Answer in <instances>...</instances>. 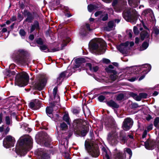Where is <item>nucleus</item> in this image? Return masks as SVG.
<instances>
[{
	"label": "nucleus",
	"instance_id": "nucleus-1",
	"mask_svg": "<svg viewBox=\"0 0 159 159\" xmlns=\"http://www.w3.org/2000/svg\"><path fill=\"white\" fill-rule=\"evenodd\" d=\"M37 143L42 146L50 148L52 140L48 134L44 131L38 132L35 135Z\"/></svg>",
	"mask_w": 159,
	"mask_h": 159
},
{
	"label": "nucleus",
	"instance_id": "nucleus-2",
	"mask_svg": "<svg viewBox=\"0 0 159 159\" xmlns=\"http://www.w3.org/2000/svg\"><path fill=\"white\" fill-rule=\"evenodd\" d=\"M19 148L18 150L22 155H25L31 148L32 140L31 138L25 137L18 142Z\"/></svg>",
	"mask_w": 159,
	"mask_h": 159
},
{
	"label": "nucleus",
	"instance_id": "nucleus-3",
	"mask_svg": "<svg viewBox=\"0 0 159 159\" xmlns=\"http://www.w3.org/2000/svg\"><path fill=\"white\" fill-rule=\"evenodd\" d=\"M84 146L89 155L92 157L96 158L100 155L98 146L94 141H91L88 142L86 141Z\"/></svg>",
	"mask_w": 159,
	"mask_h": 159
},
{
	"label": "nucleus",
	"instance_id": "nucleus-4",
	"mask_svg": "<svg viewBox=\"0 0 159 159\" xmlns=\"http://www.w3.org/2000/svg\"><path fill=\"white\" fill-rule=\"evenodd\" d=\"M29 79V75L25 71L19 72L16 76L15 84L19 87H24L27 85Z\"/></svg>",
	"mask_w": 159,
	"mask_h": 159
},
{
	"label": "nucleus",
	"instance_id": "nucleus-5",
	"mask_svg": "<svg viewBox=\"0 0 159 159\" xmlns=\"http://www.w3.org/2000/svg\"><path fill=\"white\" fill-rule=\"evenodd\" d=\"M107 46L104 42L101 43L92 42L89 43V47L91 51H95L98 54H101L105 52V48Z\"/></svg>",
	"mask_w": 159,
	"mask_h": 159
},
{
	"label": "nucleus",
	"instance_id": "nucleus-6",
	"mask_svg": "<svg viewBox=\"0 0 159 159\" xmlns=\"http://www.w3.org/2000/svg\"><path fill=\"white\" fill-rule=\"evenodd\" d=\"M18 52V54L14 57L15 61L22 64H28V59L26 56V52L23 49L19 50Z\"/></svg>",
	"mask_w": 159,
	"mask_h": 159
},
{
	"label": "nucleus",
	"instance_id": "nucleus-7",
	"mask_svg": "<svg viewBox=\"0 0 159 159\" xmlns=\"http://www.w3.org/2000/svg\"><path fill=\"white\" fill-rule=\"evenodd\" d=\"M138 16L137 12L135 9H133L132 12L129 11H127L125 19L128 20V21L133 23H135L138 20Z\"/></svg>",
	"mask_w": 159,
	"mask_h": 159
},
{
	"label": "nucleus",
	"instance_id": "nucleus-8",
	"mask_svg": "<svg viewBox=\"0 0 159 159\" xmlns=\"http://www.w3.org/2000/svg\"><path fill=\"white\" fill-rule=\"evenodd\" d=\"M117 138V134L116 133L111 132L108 134L107 139L111 145L116 146L119 142Z\"/></svg>",
	"mask_w": 159,
	"mask_h": 159
},
{
	"label": "nucleus",
	"instance_id": "nucleus-9",
	"mask_svg": "<svg viewBox=\"0 0 159 159\" xmlns=\"http://www.w3.org/2000/svg\"><path fill=\"white\" fill-rule=\"evenodd\" d=\"M46 83L47 80L46 78L39 79L34 85V89L40 91L42 90L45 87Z\"/></svg>",
	"mask_w": 159,
	"mask_h": 159
},
{
	"label": "nucleus",
	"instance_id": "nucleus-10",
	"mask_svg": "<svg viewBox=\"0 0 159 159\" xmlns=\"http://www.w3.org/2000/svg\"><path fill=\"white\" fill-rule=\"evenodd\" d=\"M3 142L4 147L7 148H9L14 146L15 140L13 139L11 136L8 135L4 139Z\"/></svg>",
	"mask_w": 159,
	"mask_h": 159
},
{
	"label": "nucleus",
	"instance_id": "nucleus-11",
	"mask_svg": "<svg viewBox=\"0 0 159 159\" xmlns=\"http://www.w3.org/2000/svg\"><path fill=\"white\" fill-rule=\"evenodd\" d=\"M23 14L24 17H27L24 22H27L29 23H31L32 22L34 18V15L37 14L35 12H33L32 13L26 9L24 10Z\"/></svg>",
	"mask_w": 159,
	"mask_h": 159
},
{
	"label": "nucleus",
	"instance_id": "nucleus-12",
	"mask_svg": "<svg viewBox=\"0 0 159 159\" xmlns=\"http://www.w3.org/2000/svg\"><path fill=\"white\" fill-rule=\"evenodd\" d=\"M89 130V125H82L80 128L76 130V134L79 136L85 137L88 133Z\"/></svg>",
	"mask_w": 159,
	"mask_h": 159
},
{
	"label": "nucleus",
	"instance_id": "nucleus-13",
	"mask_svg": "<svg viewBox=\"0 0 159 159\" xmlns=\"http://www.w3.org/2000/svg\"><path fill=\"white\" fill-rule=\"evenodd\" d=\"M136 68L135 72H139L142 70V72H145L146 74L148 73L150 71L151 69V65L148 64H145L144 65L135 66Z\"/></svg>",
	"mask_w": 159,
	"mask_h": 159
},
{
	"label": "nucleus",
	"instance_id": "nucleus-14",
	"mask_svg": "<svg viewBox=\"0 0 159 159\" xmlns=\"http://www.w3.org/2000/svg\"><path fill=\"white\" fill-rule=\"evenodd\" d=\"M133 120L130 117L125 118L123 123L122 127L125 130L127 131L130 129L133 124Z\"/></svg>",
	"mask_w": 159,
	"mask_h": 159
},
{
	"label": "nucleus",
	"instance_id": "nucleus-15",
	"mask_svg": "<svg viewBox=\"0 0 159 159\" xmlns=\"http://www.w3.org/2000/svg\"><path fill=\"white\" fill-rule=\"evenodd\" d=\"M144 144L146 149H152L156 147L157 143L154 140L148 139L144 142Z\"/></svg>",
	"mask_w": 159,
	"mask_h": 159
},
{
	"label": "nucleus",
	"instance_id": "nucleus-16",
	"mask_svg": "<svg viewBox=\"0 0 159 159\" xmlns=\"http://www.w3.org/2000/svg\"><path fill=\"white\" fill-rule=\"evenodd\" d=\"M129 44V42L126 41L124 43H121L117 46V49L123 54L127 53V51L125 50V47H127Z\"/></svg>",
	"mask_w": 159,
	"mask_h": 159
},
{
	"label": "nucleus",
	"instance_id": "nucleus-17",
	"mask_svg": "<svg viewBox=\"0 0 159 159\" xmlns=\"http://www.w3.org/2000/svg\"><path fill=\"white\" fill-rule=\"evenodd\" d=\"M75 64L73 67V68L75 70L80 67L82 66L83 64L86 62L85 59L83 57H79L76 59L75 60Z\"/></svg>",
	"mask_w": 159,
	"mask_h": 159
},
{
	"label": "nucleus",
	"instance_id": "nucleus-18",
	"mask_svg": "<svg viewBox=\"0 0 159 159\" xmlns=\"http://www.w3.org/2000/svg\"><path fill=\"white\" fill-rule=\"evenodd\" d=\"M104 102L106 103L108 107L112 108V109H117L120 107L119 105L112 99H111L109 101H107L106 99V100L104 101Z\"/></svg>",
	"mask_w": 159,
	"mask_h": 159
},
{
	"label": "nucleus",
	"instance_id": "nucleus-19",
	"mask_svg": "<svg viewBox=\"0 0 159 159\" xmlns=\"http://www.w3.org/2000/svg\"><path fill=\"white\" fill-rule=\"evenodd\" d=\"M119 139L122 144H125L127 143L128 139V137L126 135L125 133L123 131H120L119 134Z\"/></svg>",
	"mask_w": 159,
	"mask_h": 159
},
{
	"label": "nucleus",
	"instance_id": "nucleus-20",
	"mask_svg": "<svg viewBox=\"0 0 159 159\" xmlns=\"http://www.w3.org/2000/svg\"><path fill=\"white\" fill-rule=\"evenodd\" d=\"M40 29V25L39 21L37 20L34 21L33 24H31L30 30V33H32L35 30H39Z\"/></svg>",
	"mask_w": 159,
	"mask_h": 159
},
{
	"label": "nucleus",
	"instance_id": "nucleus-21",
	"mask_svg": "<svg viewBox=\"0 0 159 159\" xmlns=\"http://www.w3.org/2000/svg\"><path fill=\"white\" fill-rule=\"evenodd\" d=\"M83 125L82 123L81 120L78 119L75 120L72 123V125L75 129L76 130Z\"/></svg>",
	"mask_w": 159,
	"mask_h": 159
},
{
	"label": "nucleus",
	"instance_id": "nucleus-22",
	"mask_svg": "<svg viewBox=\"0 0 159 159\" xmlns=\"http://www.w3.org/2000/svg\"><path fill=\"white\" fill-rule=\"evenodd\" d=\"M140 39L142 41H143L145 39H150V34L148 32L145 30L142 31L140 33Z\"/></svg>",
	"mask_w": 159,
	"mask_h": 159
},
{
	"label": "nucleus",
	"instance_id": "nucleus-23",
	"mask_svg": "<svg viewBox=\"0 0 159 159\" xmlns=\"http://www.w3.org/2000/svg\"><path fill=\"white\" fill-rule=\"evenodd\" d=\"M115 26L114 22L113 20L109 21L107 23V26L105 27L104 30L107 31H110L113 30V27Z\"/></svg>",
	"mask_w": 159,
	"mask_h": 159
},
{
	"label": "nucleus",
	"instance_id": "nucleus-24",
	"mask_svg": "<svg viewBox=\"0 0 159 159\" xmlns=\"http://www.w3.org/2000/svg\"><path fill=\"white\" fill-rule=\"evenodd\" d=\"M85 66L86 67H89L90 71L95 72H97L99 69V67L98 66H95L92 67V64L90 63H86Z\"/></svg>",
	"mask_w": 159,
	"mask_h": 159
},
{
	"label": "nucleus",
	"instance_id": "nucleus-25",
	"mask_svg": "<svg viewBox=\"0 0 159 159\" xmlns=\"http://www.w3.org/2000/svg\"><path fill=\"white\" fill-rule=\"evenodd\" d=\"M53 109L51 107H47L46 108V112L47 115L50 118L52 117Z\"/></svg>",
	"mask_w": 159,
	"mask_h": 159
},
{
	"label": "nucleus",
	"instance_id": "nucleus-26",
	"mask_svg": "<svg viewBox=\"0 0 159 159\" xmlns=\"http://www.w3.org/2000/svg\"><path fill=\"white\" fill-rule=\"evenodd\" d=\"M153 13V11L151 9H147L143 11V14L144 16H147L151 15Z\"/></svg>",
	"mask_w": 159,
	"mask_h": 159
},
{
	"label": "nucleus",
	"instance_id": "nucleus-27",
	"mask_svg": "<svg viewBox=\"0 0 159 159\" xmlns=\"http://www.w3.org/2000/svg\"><path fill=\"white\" fill-rule=\"evenodd\" d=\"M63 120L65 121L68 125H70V118L68 114H66L64 115L63 117Z\"/></svg>",
	"mask_w": 159,
	"mask_h": 159
},
{
	"label": "nucleus",
	"instance_id": "nucleus-28",
	"mask_svg": "<svg viewBox=\"0 0 159 159\" xmlns=\"http://www.w3.org/2000/svg\"><path fill=\"white\" fill-rule=\"evenodd\" d=\"M149 40V39H146L142 43V47L144 50L146 49L148 47Z\"/></svg>",
	"mask_w": 159,
	"mask_h": 159
},
{
	"label": "nucleus",
	"instance_id": "nucleus-29",
	"mask_svg": "<svg viewBox=\"0 0 159 159\" xmlns=\"http://www.w3.org/2000/svg\"><path fill=\"white\" fill-rule=\"evenodd\" d=\"M61 117L58 114H56L54 115H52V117H51V118L53 120L56 122L60 121L61 120Z\"/></svg>",
	"mask_w": 159,
	"mask_h": 159
},
{
	"label": "nucleus",
	"instance_id": "nucleus-30",
	"mask_svg": "<svg viewBox=\"0 0 159 159\" xmlns=\"http://www.w3.org/2000/svg\"><path fill=\"white\" fill-rule=\"evenodd\" d=\"M97 8V6L93 4H90L88 6V10L90 12H92L95 9Z\"/></svg>",
	"mask_w": 159,
	"mask_h": 159
},
{
	"label": "nucleus",
	"instance_id": "nucleus-31",
	"mask_svg": "<svg viewBox=\"0 0 159 159\" xmlns=\"http://www.w3.org/2000/svg\"><path fill=\"white\" fill-rule=\"evenodd\" d=\"M88 33L87 31L84 28H82L80 32V34L81 37H84L88 34Z\"/></svg>",
	"mask_w": 159,
	"mask_h": 159
},
{
	"label": "nucleus",
	"instance_id": "nucleus-32",
	"mask_svg": "<svg viewBox=\"0 0 159 159\" xmlns=\"http://www.w3.org/2000/svg\"><path fill=\"white\" fill-rule=\"evenodd\" d=\"M124 154L122 152H119L117 153L116 155L115 159H124Z\"/></svg>",
	"mask_w": 159,
	"mask_h": 159
},
{
	"label": "nucleus",
	"instance_id": "nucleus-33",
	"mask_svg": "<svg viewBox=\"0 0 159 159\" xmlns=\"http://www.w3.org/2000/svg\"><path fill=\"white\" fill-rule=\"evenodd\" d=\"M60 128L61 130H65L68 129V126L64 122L60 124Z\"/></svg>",
	"mask_w": 159,
	"mask_h": 159
},
{
	"label": "nucleus",
	"instance_id": "nucleus-34",
	"mask_svg": "<svg viewBox=\"0 0 159 159\" xmlns=\"http://www.w3.org/2000/svg\"><path fill=\"white\" fill-rule=\"evenodd\" d=\"M6 123L7 125H9L12 123V121L11 119H10V117L9 116H6L5 119Z\"/></svg>",
	"mask_w": 159,
	"mask_h": 159
},
{
	"label": "nucleus",
	"instance_id": "nucleus-35",
	"mask_svg": "<svg viewBox=\"0 0 159 159\" xmlns=\"http://www.w3.org/2000/svg\"><path fill=\"white\" fill-rule=\"evenodd\" d=\"M106 71L108 73H112L113 74L117 75V72L114 70L109 69L108 68H106L105 69Z\"/></svg>",
	"mask_w": 159,
	"mask_h": 159
},
{
	"label": "nucleus",
	"instance_id": "nucleus-36",
	"mask_svg": "<svg viewBox=\"0 0 159 159\" xmlns=\"http://www.w3.org/2000/svg\"><path fill=\"white\" fill-rule=\"evenodd\" d=\"M49 155L48 153L43 152L41 155V159H49Z\"/></svg>",
	"mask_w": 159,
	"mask_h": 159
},
{
	"label": "nucleus",
	"instance_id": "nucleus-37",
	"mask_svg": "<svg viewBox=\"0 0 159 159\" xmlns=\"http://www.w3.org/2000/svg\"><path fill=\"white\" fill-rule=\"evenodd\" d=\"M124 151L127 153L129 155V158L130 159L132 155V152L131 150L129 148H125Z\"/></svg>",
	"mask_w": 159,
	"mask_h": 159
},
{
	"label": "nucleus",
	"instance_id": "nucleus-38",
	"mask_svg": "<svg viewBox=\"0 0 159 159\" xmlns=\"http://www.w3.org/2000/svg\"><path fill=\"white\" fill-rule=\"evenodd\" d=\"M35 106L34 109L35 110H37L39 109L41 107V103L38 100L37 102L36 101L35 102Z\"/></svg>",
	"mask_w": 159,
	"mask_h": 159
},
{
	"label": "nucleus",
	"instance_id": "nucleus-39",
	"mask_svg": "<svg viewBox=\"0 0 159 159\" xmlns=\"http://www.w3.org/2000/svg\"><path fill=\"white\" fill-rule=\"evenodd\" d=\"M128 2L129 5L132 4H138L139 3L140 0H128Z\"/></svg>",
	"mask_w": 159,
	"mask_h": 159
},
{
	"label": "nucleus",
	"instance_id": "nucleus-40",
	"mask_svg": "<svg viewBox=\"0 0 159 159\" xmlns=\"http://www.w3.org/2000/svg\"><path fill=\"white\" fill-rule=\"evenodd\" d=\"M58 91V87L57 86L55 87L53 89V94L54 99L57 97V96L58 98H60V97L58 95H57Z\"/></svg>",
	"mask_w": 159,
	"mask_h": 159
},
{
	"label": "nucleus",
	"instance_id": "nucleus-41",
	"mask_svg": "<svg viewBox=\"0 0 159 159\" xmlns=\"http://www.w3.org/2000/svg\"><path fill=\"white\" fill-rule=\"evenodd\" d=\"M124 96L122 93L119 94L116 97V99L118 101H121L124 98Z\"/></svg>",
	"mask_w": 159,
	"mask_h": 159
},
{
	"label": "nucleus",
	"instance_id": "nucleus-42",
	"mask_svg": "<svg viewBox=\"0 0 159 159\" xmlns=\"http://www.w3.org/2000/svg\"><path fill=\"white\" fill-rule=\"evenodd\" d=\"M26 32L25 30L21 29L20 30L19 34L21 37H25L26 35Z\"/></svg>",
	"mask_w": 159,
	"mask_h": 159
},
{
	"label": "nucleus",
	"instance_id": "nucleus-43",
	"mask_svg": "<svg viewBox=\"0 0 159 159\" xmlns=\"http://www.w3.org/2000/svg\"><path fill=\"white\" fill-rule=\"evenodd\" d=\"M153 124L154 126L157 127L158 125H159V117H156L154 120L153 122Z\"/></svg>",
	"mask_w": 159,
	"mask_h": 159
},
{
	"label": "nucleus",
	"instance_id": "nucleus-44",
	"mask_svg": "<svg viewBox=\"0 0 159 159\" xmlns=\"http://www.w3.org/2000/svg\"><path fill=\"white\" fill-rule=\"evenodd\" d=\"M81 110V109L79 107H76L73 109L72 112L74 114H78L79 113Z\"/></svg>",
	"mask_w": 159,
	"mask_h": 159
},
{
	"label": "nucleus",
	"instance_id": "nucleus-45",
	"mask_svg": "<svg viewBox=\"0 0 159 159\" xmlns=\"http://www.w3.org/2000/svg\"><path fill=\"white\" fill-rule=\"evenodd\" d=\"M16 72L15 71H11L10 70H8L7 71L6 75L7 76H11V75H15Z\"/></svg>",
	"mask_w": 159,
	"mask_h": 159
},
{
	"label": "nucleus",
	"instance_id": "nucleus-46",
	"mask_svg": "<svg viewBox=\"0 0 159 159\" xmlns=\"http://www.w3.org/2000/svg\"><path fill=\"white\" fill-rule=\"evenodd\" d=\"M36 43L40 45H42L43 44V42L42 39L41 38H39L36 40Z\"/></svg>",
	"mask_w": 159,
	"mask_h": 159
},
{
	"label": "nucleus",
	"instance_id": "nucleus-47",
	"mask_svg": "<svg viewBox=\"0 0 159 159\" xmlns=\"http://www.w3.org/2000/svg\"><path fill=\"white\" fill-rule=\"evenodd\" d=\"M98 100L100 102H104V101L106 99L105 97L102 95H100L98 98Z\"/></svg>",
	"mask_w": 159,
	"mask_h": 159
},
{
	"label": "nucleus",
	"instance_id": "nucleus-48",
	"mask_svg": "<svg viewBox=\"0 0 159 159\" xmlns=\"http://www.w3.org/2000/svg\"><path fill=\"white\" fill-rule=\"evenodd\" d=\"M133 31L134 34L135 35H138L139 33V30H138L137 27L136 26L134 27Z\"/></svg>",
	"mask_w": 159,
	"mask_h": 159
},
{
	"label": "nucleus",
	"instance_id": "nucleus-49",
	"mask_svg": "<svg viewBox=\"0 0 159 159\" xmlns=\"http://www.w3.org/2000/svg\"><path fill=\"white\" fill-rule=\"evenodd\" d=\"M39 47L41 51L46 50L48 49V47L45 45L43 44L42 45H40Z\"/></svg>",
	"mask_w": 159,
	"mask_h": 159
},
{
	"label": "nucleus",
	"instance_id": "nucleus-50",
	"mask_svg": "<svg viewBox=\"0 0 159 159\" xmlns=\"http://www.w3.org/2000/svg\"><path fill=\"white\" fill-rule=\"evenodd\" d=\"M67 71H65L61 72L59 75V76L60 78H62V80H63L64 78L66 76V73Z\"/></svg>",
	"mask_w": 159,
	"mask_h": 159
},
{
	"label": "nucleus",
	"instance_id": "nucleus-51",
	"mask_svg": "<svg viewBox=\"0 0 159 159\" xmlns=\"http://www.w3.org/2000/svg\"><path fill=\"white\" fill-rule=\"evenodd\" d=\"M139 95L140 96L141 99L142 98L145 99L147 98L148 96V94L147 93H140Z\"/></svg>",
	"mask_w": 159,
	"mask_h": 159
},
{
	"label": "nucleus",
	"instance_id": "nucleus-52",
	"mask_svg": "<svg viewBox=\"0 0 159 159\" xmlns=\"http://www.w3.org/2000/svg\"><path fill=\"white\" fill-rule=\"evenodd\" d=\"M117 75L111 74L109 76V78L112 81H115L116 79Z\"/></svg>",
	"mask_w": 159,
	"mask_h": 159
},
{
	"label": "nucleus",
	"instance_id": "nucleus-53",
	"mask_svg": "<svg viewBox=\"0 0 159 159\" xmlns=\"http://www.w3.org/2000/svg\"><path fill=\"white\" fill-rule=\"evenodd\" d=\"M35 106V103L33 102H30L29 105L30 108L33 110H35L34 108Z\"/></svg>",
	"mask_w": 159,
	"mask_h": 159
},
{
	"label": "nucleus",
	"instance_id": "nucleus-54",
	"mask_svg": "<svg viewBox=\"0 0 159 159\" xmlns=\"http://www.w3.org/2000/svg\"><path fill=\"white\" fill-rule=\"evenodd\" d=\"M102 155L107 154L108 153L107 151L106 148L104 146H102Z\"/></svg>",
	"mask_w": 159,
	"mask_h": 159
},
{
	"label": "nucleus",
	"instance_id": "nucleus-55",
	"mask_svg": "<svg viewBox=\"0 0 159 159\" xmlns=\"http://www.w3.org/2000/svg\"><path fill=\"white\" fill-rule=\"evenodd\" d=\"M62 78L60 77L59 76L57 78V83L58 84V85H60L61 84V83L63 81L62 80Z\"/></svg>",
	"mask_w": 159,
	"mask_h": 159
},
{
	"label": "nucleus",
	"instance_id": "nucleus-56",
	"mask_svg": "<svg viewBox=\"0 0 159 159\" xmlns=\"http://www.w3.org/2000/svg\"><path fill=\"white\" fill-rule=\"evenodd\" d=\"M17 17L20 21H21L24 18L23 16L19 13H18Z\"/></svg>",
	"mask_w": 159,
	"mask_h": 159
},
{
	"label": "nucleus",
	"instance_id": "nucleus-57",
	"mask_svg": "<svg viewBox=\"0 0 159 159\" xmlns=\"http://www.w3.org/2000/svg\"><path fill=\"white\" fill-rule=\"evenodd\" d=\"M129 94L130 96L132 97L134 99L136 96H137V94L136 93H134L133 92H130Z\"/></svg>",
	"mask_w": 159,
	"mask_h": 159
},
{
	"label": "nucleus",
	"instance_id": "nucleus-58",
	"mask_svg": "<svg viewBox=\"0 0 159 159\" xmlns=\"http://www.w3.org/2000/svg\"><path fill=\"white\" fill-rule=\"evenodd\" d=\"M138 107V104L136 103H133L131 104V108L132 109L137 108Z\"/></svg>",
	"mask_w": 159,
	"mask_h": 159
},
{
	"label": "nucleus",
	"instance_id": "nucleus-59",
	"mask_svg": "<svg viewBox=\"0 0 159 159\" xmlns=\"http://www.w3.org/2000/svg\"><path fill=\"white\" fill-rule=\"evenodd\" d=\"M56 101H54L50 103V106L48 107H51L53 109L54 107L56 105Z\"/></svg>",
	"mask_w": 159,
	"mask_h": 159
},
{
	"label": "nucleus",
	"instance_id": "nucleus-60",
	"mask_svg": "<svg viewBox=\"0 0 159 159\" xmlns=\"http://www.w3.org/2000/svg\"><path fill=\"white\" fill-rule=\"evenodd\" d=\"M147 131L146 130H145L143 132V134L142 135V139H144L145 137H146L147 134Z\"/></svg>",
	"mask_w": 159,
	"mask_h": 159
},
{
	"label": "nucleus",
	"instance_id": "nucleus-61",
	"mask_svg": "<svg viewBox=\"0 0 159 159\" xmlns=\"http://www.w3.org/2000/svg\"><path fill=\"white\" fill-rule=\"evenodd\" d=\"M102 61L104 63L107 64L111 62L110 61L109 59L105 58H103Z\"/></svg>",
	"mask_w": 159,
	"mask_h": 159
},
{
	"label": "nucleus",
	"instance_id": "nucleus-62",
	"mask_svg": "<svg viewBox=\"0 0 159 159\" xmlns=\"http://www.w3.org/2000/svg\"><path fill=\"white\" fill-rule=\"evenodd\" d=\"M118 0H114L111 3L113 7H115L118 3Z\"/></svg>",
	"mask_w": 159,
	"mask_h": 159
},
{
	"label": "nucleus",
	"instance_id": "nucleus-63",
	"mask_svg": "<svg viewBox=\"0 0 159 159\" xmlns=\"http://www.w3.org/2000/svg\"><path fill=\"white\" fill-rule=\"evenodd\" d=\"M108 15L107 14H106L102 18V20L103 21H106L108 19Z\"/></svg>",
	"mask_w": 159,
	"mask_h": 159
},
{
	"label": "nucleus",
	"instance_id": "nucleus-64",
	"mask_svg": "<svg viewBox=\"0 0 159 159\" xmlns=\"http://www.w3.org/2000/svg\"><path fill=\"white\" fill-rule=\"evenodd\" d=\"M103 159H111L108 153L103 155Z\"/></svg>",
	"mask_w": 159,
	"mask_h": 159
}]
</instances>
